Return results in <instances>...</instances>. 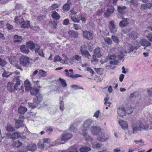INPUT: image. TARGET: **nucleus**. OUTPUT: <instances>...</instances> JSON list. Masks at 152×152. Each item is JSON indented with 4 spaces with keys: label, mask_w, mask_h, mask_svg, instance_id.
I'll return each instance as SVG.
<instances>
[{
    "label": "nucleus",
    "mask_w": 152,
    "mask_h": 152,
    "mask_svg": "<svg viewBox=\"0 0 152 152\" xmlns=\"http://www.w3.org/2000/svg\"><path fill=\"white\" fill-rule=\"evenodd\" d=\"M115 52H116V53L119 54L120 53L121 54H117V56L119 60H122L124 58V53H126L127 52L126 50H125L123 48H118L115 49Z\"/></svg>",
    "instance_id": "1"
},
{
    "label": "nucleus",
    "mask_w": 152,
    "mask_h": 152,
    "mask_svg": "<svg viewBox=\"0 0 152 152\" xmlns=\"http://www.w3.org/2000/svg\"><path fill=\"white\" fill-rule=\"evenodd\" d=\"M140 45L139 43L137 42H136L134 46L131 45H129L128 48L127 50V52L128 53H136V51Z\"/></svg>",
    "instance_id": "2"
},
{
    "label": "nucleus",
    "mask_w": 152,
    "mask_h": 152,
    "mask_svg": "<svg viewBox=\"0 0 152 152\" xmlns=\"http://www.w3.org/2000/svg\"><path fill=\"white\" fill-rule=\"evenodd\" d=\"M86 46L85 45L81 46L80 48V51L82 56H84L85 57L88 59L91 58V55L88 51L86 50Z\"/></svg>",
    "instance_id": "3"
},
{
    "label": "nucleus",
    "mask_w": 152,
    "mask_h": 152,
    "mask_svg": "<svg viewBox=\"0 0 152 152\" xmlns=\"http://www.w3.org/2000/svg\"><path fill=\"white\" fill-rule=\"evenodd\" d=\"M109 138V135L107 132H102L99 135L97 139L100 142H104L107 140Z\"/></svg>",
    "instance_id": "4"
},
{
    "label": "nucleus",
    "mask_w": 152,
    "mask_h": 152,
    "mask_svg": "<svg viewBox=\"0 0 152 152\" xmlns=\"http://www.w3.org/2000/svg\"><path fill=\"white\" fill-rule=\"evenodd\" d=\"M20 64L24 66H27L29 64V58L24 55L22 56L20 59Z\"/></svg>",
    "instance_id": "5"
},
{
    "label": "nucleus",
    "mask_w": 152,
    "mask_h": 152,
    "mask_svg": "<svg viewBox=\"0 0 152 152\" xmlns=\"http://www.w3.org/2000/svg\"><path fill=\"white\" fill-rule=\"evenodd\" d=\"M140 129L145 130L152 129V121H148L144 123H140Z\"/></svg>",
    "instance_id": "6"
},
{
    "label": "nucleus",
    "mask_w": 152,
    "mask_h": 152,
    "mask_svg": "<svg viewBox=\"0 0 152 152\" xmlns=\"http://www.w3.org/2000/svg\"><path fill=\"white\" fill-rule=\"evenodd\" d=\"M114 11L115 9L113 6H111L108 7L104 15V16L105 17H109L111 14L114 12Z\"/></svg>",
    "instance_id": "7"
},
{
    "label": "nucleus",
    "mask_w": 152,
    "mask_h": 152,
    "mask_svg": "<svg viewBox=\"0 0 152 152\" xmlns=\"http://www.w3.org/2000/svg\"><path fill=\"white\" fill-rule=\"evenodd\" d=\"M109 27L111 32L115 33L117 31V28L113 20H112L109 22Z\"/></svg>",
    "instance_id": "8"
},
{
    "label": "nucleus",
    "mask_w": 152,
    "mask_h": 152,
    "mask_svg": "<svg viewBox=\"0 0 152 152\" xmlns=\"http://www.w3.org/2000/svg\"><path fill=\"white\" fill-rule=\"evenodd\" d=\"M126 9V7L124 6H118V11L119 13L118 15V18H121L122 17L123 14L125 12Z\"/></svg>",
    "instance_id": "9"
},
{
    "label": "nucleus",
    "mask_w": 152,
    "mask_h": 152,
    "mask_svg": "<svg viewBox=\"0 0 152 152\" xmlns=\"http://www.w3.org/2000/svg\"><path fill=\"white\" fill-rule=\"evenodd\" d=\"M61 140L64 141L71 138L72 137V135L70 133L64 132L61 134Z\"/></svg>",
    "instance_id": "10"
},
{
    "label": "nucleus",
    "mask_w": 152,
    "mask_h": 152,
    "mask_svg": "<svg viewBox=\"0 0 152 152\" xmlns=\"http://www.w3.org/2000/svg\"><path fill=\"white\" fill-rule=\"evenodd\" d=\"M91 131L92 134L94 135L97 134L101 132L100 127L97 126H92L91 128Z\"/></svg>",
    "instance_id": "11"
},
{
    "label": "nucleus",
    "mask_w": 152,
    "mask_h": 152,
    "mask_svg": "<svg viewBox=\"0 0 152 152\" xmlns=\"http://www.w3.org/2000/svg\"><path fill=\"white\" fill-rule=\"evenodd\" d=\"M116 57L115 55L112 52H110L108 56L106 57L105 60L103 61L102 59L101 61V62L102 64L106 62L107 61V60H114Z\"/></svg>",
    "instance_id": "12"
},
{
    "label": "nucleus",
    "mask_w": 152,
    "mask_h": 152,
    "mask_svg": "<svg viewBox=\"0 0 152 152\" xmlns=\"http://www.w3.org/2000/svg\"><path fill=\"white\" fill-rule=\"evenodd\" d=\"M20 77V76H18L14 79V80L16 82L15 84L14 85L15 90H17L19 89L20 84L23 83V82L19 79Z\"/></svg>",
    "instance_id": "13"
},
{
    "label": "nucleus",
    "mask_w": 152,
    "mask_h": 152,
    "mask_svg": "<svg viewBox=\"0 0 152 152\" xmlns=\"http://www.w3.org/2000/svg\"><path fill=\"white\" fill-rule=\"evenodd\" d=\"M140 123L138 124L137 122L133 123L132 125V128L133 130V133L134 134L139 130H141L140 129Z\"/></svg>",
    "instance_id": "14"
},
{
    "label": "nucleus",
    "mask_w": 152,
    "mask_h": 152,
    "mask_svg": "<svg viewBox=\"0 0 152 152\" xmlns=\"http://www.w3.org/2000/svg\"><path fill=\"white\" fill-rule=\"evenodd\" d=\"M83 37L85 38H92L93 33L92 31L86 30L83 31Z\"/></svg>",
    "instance_id": "15"
},
{
    "label": "nucleus",
    "mask_w": 152,
    "mask_h": 152,
    "mask_svg": "<svg viewBox=\"0 0 152 152\" xmlns=\"http://www.w3.org/2000/svg\"><path fill=\"white\" fill-rule=\"evenodd\" d=\"M26 148L27 151H33L37 149V146L35 144L31 143L28 144Z\"/></svg>",
    "instance_id": "16"
},
{
    "label": "nucleus",
    "mask_w": 152,
    "mask_h": 152,
    "mask_svg": "<svg viewBox=\"0 0 152 152\" xmlns=\"http://www.w3.org/2000/svg\"><path fill=\"white\" fill-rule=\"evenodd\" d=\"M43 98L42 94L39 93L37 94L33 98V101L37 102L39 104L40 102L42 100Z\"/></svg>",
    "instance_id": "17"
},
{
    "label": "nucleus",
    "mask_w": 152,
    "mask_h": 152,
    "mask_svg": "<svg viewBox=\"0 0 152 152\" xmlns=\"http://www.w3.org/2000/svg\"><path fill=\"white\" fill-rule=\"evenodd\" d=\"M7 88V90L9 92H12L15 90L14 84L11 82L8 83Z\"/></svg>",
    "instance_id": "18"
},
{
    "label": "nucleus",
    "mask_w": 152,
    "mask_h": 152,
    "mask_svg": "<svg viewBox=\"0 0 152 152\" xmlns=\"http://www.w3.org/2000/svg\"><path fill=\"white\" fill-rule=\"evenodd\" d=\"M117 113L120 116L122 117L125 115L126 114L125 110L123 107H119L118 109Z\"/></svg>",
    "instance_id": "19"
},
{
    "label": "nucleus",
    "mask_w": 152,
    "mask_h": 152,
    "mask_svg": "<svg viewBox=\"0 0 152 152\" xmlns=\"http://www.w3.org/2000/svg\"><path fill=\"white\" fill-rule=\"evenodd\" d=\"M92 122L93 121L90 119L86 120L84 122L83 127L86 129L89 128L90 126L92 125Z\"/></svg>",
    "instance_id": "20"
},
{
    "label": "nucleus",
    "mask_w": 152,
    "mask_h": 152,
    "mask_svg": "<svg viewBox=\"0 0 152 152\" xmlns=\"http://www.w3.org/2000/svg\"><path fill=\"white\" fill-rule=\"evenodd\" d=\"M23 15L22 16H18L15 18V21L16 23L21 24L24 21V19L23 18Z\"/></svg>",
    "instance_id": "21"
},
{
    "label": "nucleus",
    "mask_w": 152,
    "mask_h": 152,
    "mask_svg": "<svg viewBox=\"0 0 152 152\" xmlns=\"http://www.w3.org/2000/svg\"><path fill=\"white\" fill-rule=\"evenodd\" d=\"M20 49L21 52L27 54L30 52L27 46L25 45L21 46Z\"/></svg>",
    "instance_id": "22"
},
{
    "label": "nucleus",
    "mask_w": 152,
    "mask_h": 152,
    "mask_svg": "<svg viewBox=\"0 0 152 152\" xmlns=\"http://www.w3.org/2000/svg\"><path fill=\"white\" fill-rule=\"evenodd\" d=\"M94 55L97 58H99L101 56V52L100 49L99 48H96L94 50Z\"/></svg>",
    "instance_id": "23"
},
{
    "label": "nucleus",
    "mask_w": 152,
    "mask_h": 152,
    "mask_svg": "<svg viewBox=\"0 0 152 152\" xmlns=\"http://www.w3.org/2000/svg\"><path fill=\"white\" fill-rule=\"evenodd\" d=\"M61 152H78V151L75 146H72L66 150H63Z\"/></svg>",
    "instance_id": "24"
},
{
    "label": "nucleus",
    "mask_w": 152,
    "mask_h": 152,
    "mask_svg": "<svg viewBox=\"0 0 152 152\" xmlns=\"http://www.w3.org/2000/svg\"><path fill=\"white\" fill-rule=\"evenodd\" d=\"M51 15L52 18L54 19L57 20L59 19L60 16L56 11H53L51 12Z\"/></svg>",
    "instance_id": "25"
},
{
    "label": "nucleus",
    "mask_w": 152,
    "mask_h": 152,
    "mask_svg": "<svg viewBox=\"0 0 152 152\" xmlns=\"http://www.w3.org/2000/svg\"><path fill=\"white\" fill-rule=\"evenodd\" d=\"M141 45L143 46H149L151 45V43L144 39H142L140 41Z\"/></svg>",
    "instance_id": "26"
},
{
    "label": "nucleus",
    "mask_w": 152,
    "mask_h": 152,
    "mask_svg": "<svg viewBox=\"0 0 152 152\" xmlns=\"http://www.w3.org/2000/svg\"><path fill=\"white\" fill-rule=\"evenodd\" d=\"M20 136V133L19 132H15L12 133L10 137V138L14 140L18 138Z\"/></svg>",
    "instance_id": "27"
},
{
    "label": "nucleus",
    "mask_w": 152,
    "mask_h": 152,
    "mask_svg": "<svg viewBox=\"0 0 152 152\" xmlns=\"http://www.w3.org/2000/svg\"><path fill=\"white\" fill-rule=\"evenodd\" d=\"M25 88L26 90L28 91L31 89L30 83L28 80H26L24 81Z\"/></svg>",
    "instance_id": "28"
},
{
    "label": "nucleus",
    "mask_w": 152,
    "mask_h": 152,
    "mask_svg": "<svg viewBox=\"0 0 152 152\" xmlns=\"http://www.w3.org/2000/svg\"><path fill=\"white\" fill-rule=\"evenodd\" d=\"M70 37L76 38L78 36V32L73 31H70L68 32Z\"/></svg>",
    "instance_id": "29"
},
{
    "label": "nucleus",
    "mask_w": 152,
    "mask_h": 152,
    "mask_svg": "<svg viewBox=\"0 0 152 152\" xmlns=\"http://www.w3.org/2000/svg\"><path fill=\"white\" fill-rule=\"evenodd\" d=\"M27 108L22 106H20L18 108V111L20 113L23 114L27 111Z\"/></svg>",
    "instance_id": "30"
},
{
    "label": "nucleus",
    "mask_w": 152,
    "mask_h": 152,
    "mask_svg": "<svg viewBox=\"0 0 152 152\" xmlns=\"http://www.w3.org/2000/svg\"><path fill=\"white\" fill-rule=\"evenodd\" d=\"M128 24L127 18L124 19L123 20L121 21L119 23V26L121 27H124Z\"/></svg>",
    "instance_id": "31"
},
{
    "label": "nucleus",
    "mask_w": 152,
    "mask_h": 152,
    "mask_svg": "<svg viewBox=\"0 0 152 152\" xmlns=\"http://www.w3.org/2000/svg\"><path fill=\"white\" fill-rule=\"evenodd\" d=\"M29 90H30V93L32 95L35 96L37 94L39 93V90L37 88L31 89Z\"/></svg>",
    "instance_id": "32"
},
{
    "label": "nucleus",
    "mask_w": 152,
    "mask_h": 152,
    "mask_svg": "<svg viewBox=\"0 0 152 152\" xmlns=\"http://www.w3.org/2000/svg\"><path fill=\"white\" fill-rule=\"evenodd\" d=\"M15 127L17 129L20 128L23 126V121L22 120H16L15 121Z\"/></svg>",
    "instance_id": "33"
},
{
    "label": "nucleus",
    "mask_w": 152,
    "mask_h": 152,
    "mask_svg": "<svg viewBox=\"0 0 152 152\" xmlns=\"http://www.w3.org/2000/svg\"><path fill=\"white\" fill-rule=\"evenodd\" d=\"M120 125L123 129H124L128 127V124L126 123L123 120L120 121L119 122Z\"/></svg>",
    "instance_id": "34"
},
{
    "label": "nucleus",
    "mask_w": 152,
    "mask_h": 152,
    "mask_svg": "<svg viewBox=\"0 0 152 152\" xmlns=\"http://www.w3.org/2000/svg\"><path fill=\"white\" fill-rule=\"evenodd\" d=\"M21 27L24 28H26L29 27L30 26L29 22L28 20H24V21L21 24Z\"/></svg>",
    "instance_id": "35"
},
{
    "label": "nucleus",
    "mask_w": 152,
    "mask_h": 152,
    "mask_svg": "<svg viewBox=\"0 0 152 152\" xmlns=\"http://www.w3.org/2000/svg\"><path fill=\"white\" fill-rule=\"evenodd\" d=\"M34 43L33 42L29 41L26 43V45L27 47L31 50H32L34 49Z\"/></svg>",
    "instance_id": "36"
},
{
    "label": "nucleus",
    "mask_w": 152,
    "mask_h": 152,
    "mask_svg": "<svg viewBox=\"0 0 152 152\" xmlns=\"http://www.w3.org/2000/svg\"><path fill=\"white\" fill-rule=\"evenodd\" d=\"M28 104L29 107L32 108H34L38 107L39 104L37 102L34 101L33 102L28 103Z\"/></svg>",
    "instance_id": "37"
},
{
    "label": "nucleus",
    "mask_w": 152,
    "mask_h": 152,
    "mask_svg": "<svg viewBox=\"0 0 152 152\" xmlns=\"http://www.w3.org/2000/svg\"><path fill=\"white\" fill-rule=\"evenodd\" d=\"M90 150L91 148L89 147L86 146L82 147L80 149V152H87Z\"/></svg>",
    "instance_id": "38"
},
{
    "label": "nucleus",
    "mask_w": 152,
    "mask_h": 152,
    "mask_svg": "<svg viewBox=\"0 0 152 152\" xmlns=\"http://www.w3.org/2000/svg\"><path fill=\"white\" fill-rule=\"evenodd\" d=\"M72 20L76 23H79L80 21L79 20L75 15H72L71 16Z\"/></svg>",
    "instance_id": "39"
},
{
    "label": "nucleus",
    "mask_w": 152,
    "mask_h": 152,
    "mask_svg": "<svg viewBox=\"0 0 152 152\" xmlns=\"http://www.w3.org/2000/svg\"><path fill=\"white\" fill-rule=\"evenodd\" d=\"M129 37L131 38H137V34L134 31H132L129 34Z\"/></svg>",
    "instance_id": "40"
},
{
    "label": "nucleus",
    "mask_w": 152,
    "mask_h": 152,
    "mask_svg": "<svg viewBox=\"0 0 152 152\" xmlns=\"http://www.w3.org/2000/svg\"><path fill=\"white\" fill-rule=\"evenodd\" d=\"M59 80L60 81L62 87L65 88L67 86V84L65 80L62 79L60 77L59 79Z\"/></svg>",
    "instance_id": "41"
},
{
    "label": "nucleus",
    "mask_w": 152,
    "mask_h": 152,
    "mask_svg": "<svg viewBox=\"0 0 152 152\" xmlns=\"http://www.w3.org/2000/svg\"><path fill=\"white\" fill-rule=\"evenodd\" d=\"M38 74L42 77H45L47 75V72L42 69H40L39 71Z\"/></svg>",
    "instance_id": "42"
},
{
    "label": "nucleus",
    "mask_w": 152,
    "mask_h": 152,
    "mask_svg": "<svg viewBox=\"0 0 152 152\" xmlns=\"http://www.w3.org/2000/svg\"><path fill=\"white\" fill-rule=\"evenodd\" d=\"M6 129L8 132H12L15 131V128L10 125H8L7 126Z\"/></svg>",
    "instance_id": "43"
},
{
    "label": "nucleus",
    "mask_w": 152,
    "mask_h": 152,
    "mask_svg": "<svg viewBox=\"0 0 152 152\" xmlns=\"http://www.w3.org/2000/svg\"><path fill=\"white\" fill-rule=\"evenodd\" d=\"M59 7V5L57 3H54L49 8L50 10H54L58 8Z\"/></svg>",
    "instance_id": "44"
},
{
    "label": "nucleus",
    "mask_w": 152,
    "mask_h": 152,
    "mask_svg": "<svg viewBox=\"0 0 152 152\" xmlns=\"http://www.w3.org/2000/svg\"><path fill=\"white\" fill-rule=\"evenodd\" d=\"M78 16L79 17V19L82 20V22L83 23H85L86 20L84 15L82 14H80L78 15Z\"/></svg>",
    "instance_id": "45"
},
{
    "label": "nucleus",
    "mask_w": 152,
    "mask_h": 152,
    "mask_svg": "<svg viewBox=\"0 0 152 152\" xmlns=\"http://www.w3.org/2000/svg\"><path fill=\"white\" fill-rule=\"evenodd\" d=\"M13 145L15 147H19L22 145V143L18 140H17L14 142Z\"/></svg>",
    "instance_id": "46"
},
{
    "label": "nucleus",
    "mask_w": 152,
    "mask_h": 152,
    "mask_svg": "<svg viewBox=\"0 0 152 152\" xmlns=\"http://www.w3.org/2000/svg\"><path fill=\"white\" fill-rule=\"evenodd\" d=\"M63 9L64 11H68L70 9V5L69 4H65L63 6Z\"/></svg>",
    "instance_id": "47"
},
{
    "label": "nucleus",
    "mask_w": 152,
    "mask_h": 152,
    "mask_svg": "<svg viewBox=\"0 0 152 152\" xmlns=\"http://www.w3.org/2000/svg\"><path fill=\"white\" fill-rule=\"evenodd\" d=\"M94 148H99L101 147L102 144L96 142H93L92 144Z\"/></svg>",
    "instance_id": "48"
},
{
    "label": "nucleus",
    "mask_w": 152,
    "mask_h": 152,
    "mask_svg": "<svg viewBox=\"0 0 152 152\" xmlns=\"http://www.w3.org/2000/svg\"><path fill=\"white\" fill-rule=\"evenodd\" d=\"M62 60L61 57L58 55L56 56L54 58L53 61L56 62L57 61H60Z\"/></svg>",
    "instance_id": "49"
},
{
    "label": "nucleus",
    "mask_w": 152,
    "mask_h": 152,
    "mask_svg": "<svg viewBox=\"0 0 152 152\" xmlns=\"http://www.w3.org/2000/svg\"><path fill=\"white\" fill-rule=\"evenodd\" d=\"M71 87L72 88H74L75 90H76L78 89H81L82 90L83 89V88L82 87H80L76 85H71Z\"/></svg>",
    "instance_id": "50"
},
{
    "label": "nucleus",
    "mask_w": 152,
    "mask_h": 152,
    "mask_svg": "<svg viewBox=\"0 0 152 152\" xmlns=\"http://www.w3.org/2000/svg\"><path fill=\"white\" fill-rule=\"evenodd\" d=\"M81 134L84 136H85L87 135V129L85 128H83V129L82 130Z\"/></svg>",
    "instance_id": "51"
},
{
    "label": "nucleus",
    "mask_w": 152,
    "mask_h": 152,
    "mask_svg": "<svg viewBox=\"0 0 152 152\" xmlns=\"http://www.w3.org/2000/svg\"><path fill=\"white\" fill-rule=\"evenodd\" d=\"M35 53H38V54L41 57H44V54L42 51L41 49H40L38 50L35 51Z\"/></svg>",
    "instance_id": "52"
},
{
    "label": "nucleus",
    "mask_w": 152,
    "mask_h": 152,
    "mask_svg": "<svg viewBox=\"0 0 152 152\" xmlns=\"http://www.w3.org/2000/svg\"><path fill=\"white\" fill-rule=\"evenodd\" d=\"M60 109L61 110H63L64 109V102L61 100L60 102Z\"/></svg>",
    "instance_id": "53"
},
{
    "label": "nucleus",
    "mask_w": 152,
    "mask_h": 152,
    "mask_svg": "<svg viewBox=\"0 0 152 152\" xmlns=\"http://www.w3.org/2000/svg\"><path fill=\"white\" fill-rule=\"evenodd\" d=\"M10 75V74L9 72L4 71L3 73L2 74V76L3 77H8Z\"/></svg>",
    "instance_id": "54"
},
{
    "label": "nucleus",
    "mask_w": 152,
    "mask_h": 152,
    "mask_svg": "<svg viewBox=\"0 0 152 152\" xmlns=\"http://www.w3.org/2000/svg\"><path fill=\"white\" fill-rule=\"evenodd\" d=\"M64 141L63 140H61V137L60 138H58L56 139V144H63L64 143L62 142Z\"/></svg>",
    "instance_id": "55"
},
{
    "label": "nucleus",
    "mask_w": 152,
    "mask_h": 152,
    "mask_svg": "<svg viewBox=\"0 0 152 152\" xmlns=\"http://www.w3.org/2000/svg\"><path fill=\"white\" fill-rule=\"evenodd\" d=\"M73 26L74 29L75 30H78L80 29L81 28V26L77 24H74L73 25Z\"/></svg>",
    "instance_id": "56"
},
{
    "label": "nucleus",
    "mask_w": 152,
    "mask_h": 152,
    "mask_svg": "<svg viewBox=\"0 0 152 152\" xmlns=\"http://www.w3.org/2000/svg\"><path fill=\"white\" fill-rule=\"evenodd\" d=\"M7 64V62L5 61L2 60L0 58V65L1 66H3Z\"/></svg>",
    "instance_id": "57"
},
{
    "label": "nucleus",
    "mask_w": 152,
    "mask_h": 152,
    "mask_svg": "<svg viewBox=\"0 0 152 152\" xmlns=\"http://www.w3.org/2000/svg\"><path fill=\"white\" fill-rule=\"evenodd\" d=\"M74 58L77 61H79L80 62L81 61V57L79 56L75 55L73 56Z\"/></svg>",
    "instance_id": "58"
},
{
    "label": "nucleus",
    "mask_w": 152,
    "mask_h": 152,
    "mask_svg": "<svg viewBox=\"0 0 152 152\" xmlns=\"http://www.w3.org/2000/svg\"><path fill=\"white\" fill-rule=\"evenodd\" d=\"M34 49H35V51L38 50L40 49V46L37 44H34Z\"/></svg>",
    "instance_id": "59"
},
{
    "label": "nucleus",
    "mask_w": 152,
    "mask_h": 152,
    "mask_svg": "<svg viewBox=\"0 0 152 152\" xmlns=\"http://www.w3.org/2000/svg\"><path fill=\"white\" fill-rule=\"evenodd\" d=\"M96 57L95 56L93 55L92 56L93 59L91 60V62L92 63H94V62L95 63V64L96 63V62H97L98 61V59L96 58Z\"/></svg>",
    "instance_id": "60"
},
{
    "label": "nucleus",
    "mask_w": 152,
    "mask_h": 152,
    "mask_svg": "<svg viewBox=\"0 0 152 152\" xmlns=\"http://www.w3.org/2000/svg\"><path fill=\"white\" fill-rule=\"evenodd\" d=\"M82 77V75H80L78 74H76L75 75H72L70 76V77L72 78H76L77 77Z\"/></svg>",
    "instance_id": "61"
},
{
    "label": "nucleus",
    "mask_w": 152,
    "mask_h": 152,
    "mask_svg": "<svg viewBox=\"0 0 152 152\" xmlns=\"http://www.w3.org/2000/svg\"><path fill=\"white\" fill-rule=\"evenodd\" d=\"M69 128L71 131H72L73 132H75L77 130V129L74 127V125L73 124H72L70 125Z\"/></svg>",
    "instance_id": "62"
},
{
    "label": "nucleus",
    "mask_w": 152,
    "mask_h": 152,
    "mask_svg": "<svg viewBox=\"0 0 152 152\" xmlns=\"http://www.w3.org/2000/svg\"><path fill=\"white\" fill-rule=\"evenodd\" d=\"M6 26H7V28L9 30H12L13 28V26H12V25L9 24L8 23H7L6 24Z\"/></svg>",
    "instance_id": "63"
},
{
    "label": "nucleus",
    "mask_w": 152,
    "mask_h": 152,
    "mask_svg": "<svg viewBox=\"0 0 152 152\" xmlns=\"http://www.w3.org/2000/svg\"><path fill=\"white\" fill-rule=\"evenodd\" d=\"M18 151L19 152H26L27 151L26 148H24L23 147L22 149H19Z\"/></svg>",
    "instance_id": "64"
}]
</instances>
